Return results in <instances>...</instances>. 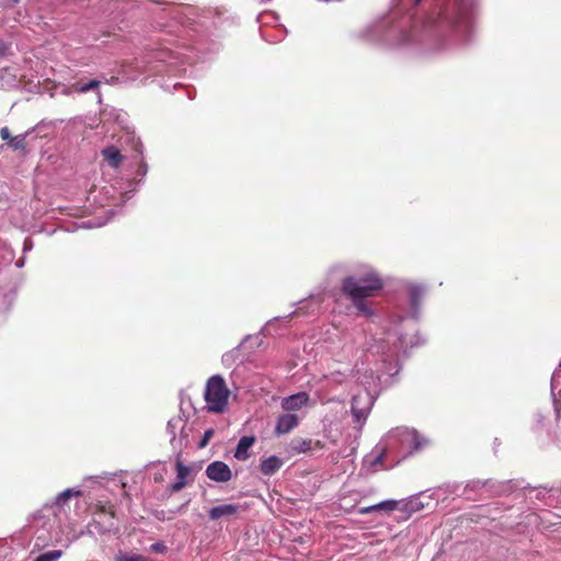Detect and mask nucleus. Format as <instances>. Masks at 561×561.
I'll return each instance as SVG.
<instances>
[{
  "mask_svg": "<svg viewBox=\"0 0 561 561\" xmlns=\"http://www.w3.org/2000/svg\"><path fill=\"white\" fill-rule=\"evenodd\" d=\"M102 156L104 160L108 163V165L114 169H117L123 161V156L121 151L114 146L104 148L102 150Z\"/></svg>",
  "mask_w": 561,
  "mask_h": 561,
  "instance_id": "obj_12",
  "label": "nucleus"
},
{
  "mask_svg": "<svg viewBox=\"0 0 561 561\" xmlns=\"http://www.w3.org/2000/svg\"><path fill=\"white\" fill-rule=\"evenodd\" d=\"M9 145L15 150H24L26 147L25 135H18L12 137Z\"/></svg>",
  "mask_w": 561,
  "mask_h": 561,
  "instance_id": "obj_20",
  "label": "nucleus"
},
{
  "mask_svg": "<svg viewBox=\"0 0 561 561\" xmlns=\"http://www.w3.org/2000/svg\"><path fill=\"white\" fill-rule=\"evenodd\" d=\"M488 510L484 508V507H476L473 511H471L470 513L468 514H465L461 516V520L460 523L463 524V523H483L482 522V518L486 517L485 516V512Z\"/></svg>",
  "mask_w": 561,
  "mask_h": 561,
  "instance_id": "obj_15",
  "label": "nucleus"
},
{
  "mask_svg": "<svg viewBox=\"0 0 561 561\" xmlns=\"http://www.w3.org/2000/svg\"><path fill=\"white\" fill-rule=\"evenodd\" d=\"M150 551L154 553H164L167 551V546L163 542H156L150 546Z\"/></svg>",
  "mask_w": 561,
  "mask_h": 561,
  "instance_id": "obj_22",
  "label": "nucleus"
},
{
  "mask_svg": "<svg viewBox=\"0 0 561 561\" xmlns=\"http://www.w3.org/2000/svg\"><path fill=\"white\" fill-rule=\"evenodd\" d=\"M8 50H9V45H7L4 42L0 41V57L5 56Z\"/></svg>",
  "mask_w": 561,
  "mask_h": 561,
  "instance_id": "obj_25",
  "label": "nucleus"
},
{
  "mask_svg": "<svg viewBox=\"0 0 561 561\" xmlns=\"http://www.w3.org/2000/svg\"><path fill=\"white\" fill-rule=\"evenodd\" d=\"M61 554V550H51L39 554L34 561H58Z\"/></svg>",
  "mask_w": 561,
  "mask_h": 561,
  "instance_id": "obj_19",
  "label": "nucleus"
},
{
  "mask_svg": "<svg viewBox=\"0 0 561 561\" xmlns=\"http://www.w3.org/2000/svg\"><path fill=\"white\" fill-rule=\"evenodd\" d=\"M382 459H383V453H381L380 455H378L376 457V459L374 460V465L376 463H381L382 462Z\"/></svg>",
  "mask_w": 561,
  "mask_h": 561,
  "instance_id": "obj_27",
  "label": "nucleus"
},
{
  "mask_svg": "<svg viewBox=\"0 0 561 561\" xmlns=\"http://www.w3.org/2000/svg\"><path fill=\"white\" fill-rule=\"evenodd\" d=\"M528 525H535L538 526L540 523V517L536 513H531L527 515V522Z\"/></svg>",
  "mask_w": 561,
  "mask_h": 561,
  "instance_id": "obj_23",
  "label": "nucleus"
},
{
  "mask_svg": "<svg viewBox=\"0 0 561 561\" xmlns=\"http://www.w3.org/2000/svg\"><path fill=\"white\" fill-rule=\"evenodd\" d=\"M100 83L101 82L99 80H91L88 83L82 84V85L76 83V84H73V90L79 92V93H85V92H88L90 90L98 89L100 87Z\"/></svg>",
  "mask_w": 561,
  "mask_h": 561,
  "instance_id": "obj_18",
  "label": "nucleus"
},
{
  "mask_svg": "<svg viewBox=\"0 0 561 561\" xmlns=\"http://www.w3.org/2000/svg\"><path fill=\"white\" fill-rule=\"evenodd\" d=\"M174 422H180V420H171V421H169L168 426L169 427L174 426Z\"/></svg>",
  "mask_w": 561,
  "mask_h": 561,
  "instance_id": "obj_29",
  "label": "nucleus"
},
{
  "mask_svg": "<svg viewBox=\"0 0 561 561\" xmlns=\"http://www.w3.org/2000/svg\"><path fill=\"white\" fill-rule=\"evenodd\" d=\"M125 486H126V485H125V483H122V484H121V488L123 489V495H124L126 499H128V500H129V494H128V493H127V491L125 490Z\"/></svg>",
  "mask_w": 561,
  "mask_h": 561,
  "instance_id": "obj_28",
  "label": "nucleus"
},
{
  "mask_svg": "<svg viewBox=\"0 0 561 561\" xmlns=\"http://www.w3.org/2000/svg\"><path fill=\"white\" fill-rule=\"evenodd\" d=\"M214 434H215V431L213 428L207 430L204 433V436H203L202 440L198 443V448L206 447L208 445L210 438L214 436Z\"/></svg>",
  "mask_w": 561,
  "mask_h": 561,
  "instance_id": "obj_21",
  "label": "nucleus"
},
{
  "mask_svg": "<svg viewBox=\"0 0 561 561\" xmlns=\"http://www.w3.org/2000/svg\"><path fill=\"white\" fill-rule=\"evenodd\" d=\"M88 512H90L92 520L96 525H113L115 522L119 520L115 506L108 501L99 500L94 504L89 505L85 501L77 500L75 516L83 517Z\"/></svg>",
  "mask_w": 561,
  "mask_h": 561,
  "instance_id": "obj_3",
  "label": "nucleus"
},
{
  "mask_svg": "<svg viewBox=\"0 0 561 561\" xmlns=\"http://www.w3.org/2000/svg\"><path fill=\"white\" fill-rule=\"evenodd\" d=\"M411 444L413 445V450L417 451L423 446L427 444V439L420 436V434L416 431H410L407 433Z\"/></svg>",
  "mask_w": 561,
  "mask_h": 561,
  "instance_id": "obj_17",
  "label": "nucleus"
},
{
  "mask_svg": "<svg viewBox=\"0 0 561 561\" xmlns=\"http://www.w3.org/2000/svg\"><path fill=\"white\" fill-rule=\"evenodd\" d=\"M383 288V280L373 268L358 272L343 279L341 290L356 308L359 314L371 317L373 310L367 298L376 297Z\"/></svg>",
  "mask_w": 561,
  "mask_h": 561,
  "instance_id": "obj_1",
  "label": "nucleus"
},
{
  "mask_svg": "<svg viewBox=\"0 0 561 561\" xmlns=\"http://www.w3.org/2000/svg\"><path fill=\"white\" fill-rule=\"evenodd\" d=\"M309 399V394L302 391L284 398L280 405L287 412L298 411L308 404Z\"/></svg>",
  "mask_w": 561,
  "mask_h": 561,
  "instance_id": "obj_8",
  "label": "nucleus"
},
{
  "mask_svg": "<svg viewBox=\"0 0 561 561\" xmlns=\"http://www.w3.org/2000/svg\"><path fill=\"white\" fill-rule=\"evenodd\" d=\"M415 1H416V3H419L421 0H415Z\"/></svg>",
  "mask_w": 561,
  "mask_h": 561,
  "instance_id": "obj_32",
  "label": "nucleus"
},
{
  "mask_svg": "<svg viewBox=\"0 0 561 561\" xmlns=\"http://www.w3.org/2000/svg\"><path fill=\"white\" fill-rule=\"evenodd\" d=\"M560 367H561V362H560Z\"/></svg>",
  "mask_w": 561,
  "mask_h": 561,
  "instance_id": "obj_33",
  "label": "nucleus"
},
{
  "mask_svg": "<svg viewBox=\"0 0 561 561\" xmlns=\"http://www.w3.org/2000/svg\"><path fill=\"white\" fill-rule=\"evenodd\" d=\"M0 137H1L3 140H7V141H9V142H10L13 136H11V133H10V130H9V128H8V127H2V128L0 129Z\"/></svg>",
  "mask_w": 561,
  "mask_h": 561,
  "instance_id": "obj_24",
  "label": "nucleus"
},
{
  "mask_svg": "<svg viewBox=\"0 0 561 561\" xmlns=\"http://www.w3.org/2000/svg\"><path fill=\"white\" fill-rule=\"evenodd\" d=\"M175 470L176 481L171 485V490L173 492H179L184 489L190 479H192L195 469L192 466L184 465L180 457H178L175 460Z\"/></svg>",
  "mask_w": 561,
  "mask_h": 561,
  "instance_id": "obj_6",
  "label": "nucleus"
},
{
  "mask_svg": "<svg viewBox=\"0 0 561 561\" xmlns=\"http://www.w3.org/2000/svg\"><path fill=\"white\" fill-rule=\"evenodd\" d=\"M11 1H12V3H18V2H20V0H11Z\"/></svg>",
  "mask_w": 561,
  "mask_h": 561,
  "instance_id": "obj_31",
  "label": "nucleus"
},
{
  "mask_svg": "<svg viewBox=\"0 0 561 561\" xmlns=\"http://www.w3.org/2000/svg\"><path fill=\"white\" fill-rule=\"evenodd\" d=\"M323 443L320 440L294 438L290 442V449L296 454L307 453L313 448L322 449Z\"/></svg>",
  "mask_w": 561,
  "mask_h": 561,
  "instance_id": "obj_10",
  "label": "nucleus"
},
{
  "mask_svg": "<svg viewBox=\"0 0 561 561\" xmlns=\"http://www.w3.org/2000/svg\"><path fill=\"white\" fill-rule=\"evenodd\" d=\"M238 512V506L233 504H221L213 507L209 511V517L213 520H218L222 517L233 516Z\"/></svg>",
  "mask_w": 561,
  "mask_h": 561,
  "instance_id": "obj_11",
  "label": "nucleus"
},
{
  "mask_svg": "<svg viewBox=\"0 0 561 561\" xmlns=\"http://www.w3.org/2000/svg\"><path fill=\"white\" fill-rule=\"evenodd\" d=\"M114 561H152V560L142 554H137V553H133V552H124L122 550H118V552L114 557Z\"/></svg>",
  "mask_w": 561,
  "mask_h": 561,
  "instance_id": "obj_16",
  "label": "nucleus"
},
{
  "mask_svg": "<svg viewBox=\"0 0 561 561\" xmlns=\"http://www.w3.org/2000/svg\"><path fill=\"white\" fill-rule=\"evenodd\" d=\"M206 476L216 482H228L232 473L229 466L224 461H214L207 466Z\"/></svg>",
  "mask_w": 561,
  "mask_h": 561,
  "instance_id": "obj_7",
  "label": "nucleus"
},
{
  "mask_svg": "<svg viewBox=\"0 0 561 561\" xmlns=\"http://www.w3.org/2000/svg\"><path fill=\"white\" fill-rule=\"evenodd\" d=\"M299 424V417L293 413L280 414L277 417L275 434L284 435L289 433L291 430L297 427Z\"/></svg>",
  "mask_w": 561,
  "mask_h": 561,
  "instance_id": "obj_9",
  "label": "nucleus"
},
{
  "mask_svg": "<svg viewBox=\"0 0 561 561\" xmlns=\"http://www.w3.org/2000/svg\"><path fill=\"white\" fill-rule=\"evenodd\" d=\"M411 294H412V299H413L414 301H416V299H417V297H419V295H420V289H419V288H413V289H412V291H411Z\"/></svg>",
  "mask_w": 561,
  "mask_h": 561,
  "instance_id": "obj_26",
  "label": "nucleus"
},
{
  "mask_svg": "<svg viewBox=\"0 0 561 561\" xmlns=\"http://www.w3.org/2000/svg\"><path fill=\"white\" fill-rule=\"evenodd\" d=\"M424 508V504L420 500L419 496L411 497L409 500H401V501H394V500H387L382 501L380 503H377L375 505H371L369 507H364L360 510L362 513H369V512H398L400 515L397 517L398 522L408 519L412 516V514L420 512Z\"/></svg>",
  "mask_w": 561,
  "mask_h": 561,
  "instance_id": "obj_4",
  "label": "nucleus"
},
{
  "mask_svg": "<svg viewBox=\"0 0 561 561\" xmlns=\"http://www.w3.org/2000/svg\"><path fill=\"white\" fill-rule=\"evenodd\" d=\"M230 394L231 391L222 376L209 377L204 389L205 409L215 414L225 413L229 405Z\"/></svg>",
  "mask_w": 561,
  "mask_h": 561,
  "instance_id": "obj_2",
  "label": "nucleus"
},
{
  "mask_svg": "<svg viewBox=\"0 0 561 561\" xmlns=\"http://www.w3.org/2000/svg\"><path fill=\"white\" fill-rule=\"evenodd\" d=\"M255 443L253 436H242L237 445L234 457L239 460H245L249 458L248 450Z\"/></svg>",
  "mask_w": 561,
  "mask_h": 561,
  "instance_id": "obj_13",
  "label": "nucleus"
},
{
  "mask_svg": "<svg viewBox=\"0 0 561 561\" xmlns=\"http://www.w3.org/2000/svg\"><path fill=\"white\" fill-rule=\"evenodd\" d=\"M82 496L83 491L80 489H66L55 497L50 507L56 516L64 514L69 522H77L79 517L75 516V511H70V502L73 499H79ZM58 520L61 522V517H58Z\"/></svg>",
  "mask_w": 561,
  "mask_h": 561,
  "instance_id": "obj_5",
  "label": "nucleus"
},
{
  "mask_svg": "<svg viewBox=\"0 0 561 561\" xmlns=\"http://www.w3.org/2000/svg\"><path fill=\"white\" fill-rule=\"evenodd\" d=\"M353 412L357 419H359V413L353 409Z\"/></svg>",
  "mask_w": 561,
  "mask_h": 561,
  "instance_id": "obj_30",
  "label": "nucleus"
},
{
  "mask_svg": "<svg viewBox=\"0 0 561 561\" xmlns=\"http://www.w3.org/2000/svg\"><path fill=\"white\" fill-rule=\"evenodd\" d=\"M282 465L283 462L278 457L271 456L262 460L260 470L264 476H272L280 469Z\"/></svg>",
  "mask_w": 561,
  "mask_h": 561,
  "instance_id": "obj_14",
  "label": "nucleus"
}]
</instances>
